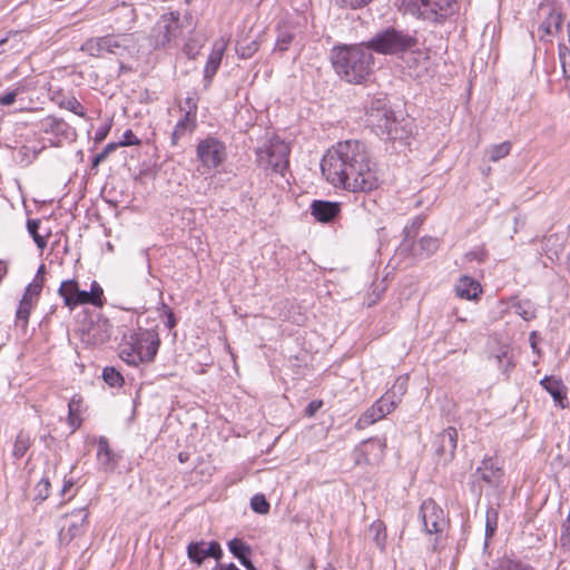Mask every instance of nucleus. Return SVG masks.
<instances>
[{
  "label": "nucleus",
  "mask_w": 570,
  "mask_h": 570,
  "mask_svg": "<svg viewBox=\"0 0 570 570\" xmlns=\"http://www.w3.org/2000/svg\"><path fill=\"white\" fill-rule=\"evenodd\" d=\"M326 180L352 193H370L380 186L377 165L366 145L345 140L327 150L321 161Z\"/></svg>",
  "instance_id": "1"
},
{
  "label": "nucleus",
  "mask_w": 570,
  "mask_h": 570,
  "mask_svg": "<svg viewBox=\"0 0 570 570\" xmlns=\"http://www.w3.org/2000/svg\"><path fill=\"white\" fill-rule=\"evenodd\" d=\"M335 72L350 83L364 82L372 72L374 58L367 45H342L331 50Z\"/></svg>",
  "instance_id": "2"
},
{
  "label": "nucleus",
  "mask_w": 570,
  "mask_h": 570,
  "mask_svg": "<svg viewBox=\"0 0 570 570\" xmlns=\"http://www.w3.org/2000/svg\"><path fill=\"white\" fill-rule=\"evenodd\" d=\"M399 10L431 23H441L455 13V0H400Z\"/></svg>",
  "instance_id": "3"
},
{
  "label": "nucleus",
  "mask_w": 570,
  "mask_h": 570,
  "mask_svg": "<svg viewBox=\"0 0 570 570\" xmlns=\"http://www.w3.org/2000/svg\"><path fill=\"white\" fill-rule=\"evenodd\" d=\"M184 33V22L179 12L164 13L156 21L147 38L150 49H168L175 47Z\"/></svg>",
  "instance_id": "4"
},
{
  "label": "nucleus",
  "mask_w": 570,
  "mask_h": 570,
  "mask_svg": "<svg viewBox=\"0 0 570 570\" xmlns=\"http://www.w3.org/2000/svg\"><path fill=\"white\" fill-rule=\"evenodd\" d=\"M367 121L382 134H385L390 140H402L410 134V130L406 129L409 124L402 125L399 122L393 110L387 107L384 99L371 101L367 109Z\"/></svg>",
  "instance_id": "5"
},
{
  "label": "nucleus",
  "mask_w": 570,
  "mask_h": 570,
  "mask_svg": "<svg viewBox=\"0 0 570 570\" xmlns=\"http://www.w3.org/2000/svg\"><path fill=\"white\" fill-rule=\"evenodd\" d=\"M58 293L63 298L65 305L70 309L79 305L89 304L102 307L105 304L104 289L96 281L91 283L89 291L80 289L78 282L75 279L63 281Z\"/></svg>",
  "instance_id": "6"
},
{
  "label": "nucleus",
  "mask_w": 570,
  "mask_h": 570,
  "mask_svg": "<svg viewBox=\"0 0 570 570\" xmlns=\"http://www.w3.org/2000/svg\"><path fill=\"white\" fill-rule=\"evenodd\" d=\"M416 42L414 37L394 28H387L376 33L366 45L371 52L396 55L413 48Z\"/></svg>",
  "instance_id": "7"
},
{
  "label": "nucleus",
  "mask_w": 570,
  "mask_h": 570,
  "mask_svg": "<svg viewBox=\"0 0 570 570\" xmlns=\"http://www.w3.org/2000/svg\"><path fill=\"white\" fill-rule=\"evenodd\" d=\"M256 156L258 166L284 176L288 168L289 146L279 138H273L256 150Z\"/></svg>",
  "instance_id": "8"
},
{
  "label": "nucleus",
  "mask_w": 570,
  "mask_h": 570,
  "mask_svg": "<svg viewBox=\"0 0 570 570\" xmlns=\"http://www.w3.org/2000/svg\"><path fill=\"white\" fill-rule=\"evenodd\" d=\"M112 326L110 322L101 315H95L82 322L79 327L80 340L86 345H100L106 343L111 336Z\"/></svg>",
  "instance_id": "9"
},
{
  "label": "nucleus",
  "mask_w": 570,
  "mask_h": 570,
  "mask_svg": "<svg viewBox=\"0 0 570 570\" xmlns=\"http://www.w3.org/2000/svg\"><path fill=\"white\" fill-rule=\"evenodd\" d=\"M196 153L199 161L207 169L217 168L227 157L224 142L214 137H207L199 141Z\"/></svg>",
  "instance_id": "10"
},
{
  "label": "nucleus",
  "mask_w": 570,
  "mask_h": 570,
  "mask_svg": "<svg viewBox=\"0 0 570 570\" xmlns=\"http://www.w3.org/2000/svg\"><path fill=\"white\" fill-rule=\"evenodd\" d=\"M420 517L424 531L429 534L440 533L446 525L444 511L432 499H426L422 502Z\"/></svg>",
  "instance_id": "11"
},
{
  "label": "nucleus",
  "mask_w": 570,
  "mask_h": 570,
  "mask_svg": "<svg viewBox=\"0 0 570 570\" xmlns=\"http://www.w3.org/2000/svg\"><path fill=\"white\" fill-rule=\"evenodd\" d=\"M472 475L493 489L502 488L504 483L503 466L494 456H485Z\"/></svg>",
  "instance_id": "12"
},
{
  "label": "nucleus",
  "mask_w": 570,
  "mask_h": 570,
  "mask_svg": "<svg viewBox=\"0 0 570 570\" xmlns=\"http://www.w3.org/2000/svg\"><path fill=\"white\" fill-rule=\"evenodd\" d=\"M130 335L137 352H141V355L147 363L153 362L160 345L158 333L154 330L139 328L138 331L130 333Z\"/></svg>",
  "instance_id": "13"
},
{
  "label": "nucleus",
  "mask_w": 570,
  "mask_h": 570,
  "mask_svg": "<svg viewBox=\"0 0 570 570\" xmlns=\"http://www.w3.org/2000/svg\"><path fill=\"white\" fill-rule=\"evenodd\" d=\"M187 557L193 563L202 566L207 558L219 561L223 558V550L217 541H195L187 546Z\"/></svg>",
  "instance_id": "14"
},
{
  "label": "nucleus",
  "mask_w": 570,
  "mask_h": 570,
  "mask_svg": "<svg viewBox=\"0 0 570 570\" xmlns=\"http://www.w3.org/2000/svg\"><path fill=\"white\" fill-rule=\"evenodd\" d=\"M539 13L544 16L543 21L538 28L540 40H544L548 36H556L562 29L563 16L560 10L553 6L541 4Z\"/></svg>",
  "instance_id": "15"
},
{
  "label": "nucleus",
  "mask_w": 570,
  "mask_h": 570,
  "mask_svg": "<svg viewBox=\"0 0 570 570\" xmlns=\"http://www.w3.org/2000/svg\"><path fill=\"white\" fill-rule=\"evenodd\" d=\"M458 442L456 429L449 426L439 433L434 441L435 454L443 464L453 460Z\"/></svg>",
  "instance_id": "16"
},
{
  "label": "nucleus",
  "mask_w": 570,
  "mask_h": 570,
  "mask_svg": "<svg viewBox=\"0 0 570 570\" xmlns=\"http://www.w3.org/2000/svg\"><path fill=\"white\" fill-rule=\"evenodd\" d=\"M66 517L70 518V522L67 528L61 529L59 535L61 541L70 542L82 532L88 519V513L85 508H81L72 511Z\"/></svg>",
  "instance_id": "17"
},
{
  "label": "nucleus",
  "mask_w": 570,
  "mask_h": 570,
  "mask_svg": "<svg viewBox=\"0 0 570 570\" xmlns=\"http://www.w3.org/2000/svg\"><path fill=\"white\" fill-rule=\"evenodd\" d=\"M341 212V204L328 200H314L311 205V214L317 222L331 223Z\"/></svg>",
  "instance_id": "18"
},
{
  "label": "nucleus",
  "mask_w": 570,
  "mask_h": 570,
  "mask_svg": "<svg viewBox=\"0 0 570 570\" xmlns=\"http://www.w3.org/2000/svg\"><path fill=\"white\" fill-rule=\"evenodd\" d=\"M225 49L226 43L224 41L214 42L212 52L207 58V62L204 69V80L206 81V86H208L212 82L214 76L219 69Z\"/></svg>",
  "instance_id": "19"
},
{
  "label": "nucleus",
  "mask_w": 570,
  "mask_h": 570,
  "mask_svg": "<svg viewBox=\"0 0 570 570\" xmlns=\"http://www.w3.org/2000/svg\"><path fill=\"white\" fill-rule=\"evenodd\" d=\"M97 463L99 469L105 472H112L118 464L117 455L105 436H100L98 440Z\"/></svg>",
  "instance_id": "20"
},
{
  "label": "nucleus",
  "mask_w": 570,
  "mask_h": 570,
  "mask_svg": "<svg viewBox=\"0 0 570 570\" xmlns=\"http://www.w3.org/2000/svg\"><path fill=\"white\" fill-rule=\"evenodd\" d=\"M409 75L413 78L421 79L429 72L430 58L421 51L411 52L405 59Z\"/></svg>",
  "instance_id": "21"
},
{
  "label": "nucleus",
  "mask_w": 570,
  "mask_h": 570,
  "mask_svg": "<svg viewBox=\"0 0 570 570\" xmlns=\"http://www.w3.org/2000/svg\"><path fill=\"white\" fill-rule=\"evenodd\" d=\"M299 32L301 28L298 24H294L292 22H284L283 24H279L275 50L281 52L286 51Z\"/></svg>",
  "instance_id": "22"
},
{
  "label": "nucleus",
  "mask_w": 570,
  "mask_h": 570,
  "mask_svg": "<svg viewBox=\"0 0 570 570\" xmlns=\"http://www.w3.org/2000/svg\"><path fill=\"white\" fill-rule=\"evenodd\" d=\"M230 553L248 570L254 566L250 560L252 547L242 539L234 538L227 542Z\"/></svg>",
  "instance_id": "23"
},
{
  "label": "nucleus",
  "mask_w": 570,
  "mask_h": 570,
  "mask_svg": "<svg viewBox=\"0 0 570 570\" xmlns=\"http://www.w3.org/2000/svg\"><path fill=\"white\" fill-rule=\"evenodd\" d=\"M102 42L105 47V52L112 55H122L130 45L131 37L129 35H107L102 37Z\"/></svg>",
  "instance_id": "24"
},
{
  "label": "nucleus",
  "mask_w": 570,
  "mask_h": 570,
  "mask_svg": "<svg viewBox=\"0 0 570 570\" xmlns=\"http://www.w3.org/2000/svg\"><path fill=\"white\" fill-rule=\"evenodd\" d=\"M119 356L127 364L137 366L140 363H147L142 357L141 352H137L136 346L132 344L131 335L124 336V343L120 345Z\"/></svg>",
  "instance_id": "25"
},
{
  "label": "nucleus",
  "mask_w": 570,
  "mask_h": 570,
  "mask_svg": "<svg viewBox=\"0 0 570 570\" xmlns=\"http://www.w3.org/2000/svg\"><path fill=\"white\" fill-rule=\"evenodd\" d=\"M455 293L461 298L473 299L481 293V287L475 279L462 276L455 284Z\"/></svg>",
  "instance_id": "26"
},
{
  "label": "nucleus",
  "mask_w": 570,
  "mask_h": 570,
  "mask_svg": "<svg viewBox=\"0 0 570 570\" xmlns=\"http://www.w3.org/2000/svg\"><path fill=\"white\" fill-rule=\"evenodd\" d=\"M115 22L125 29H129L135 22L136 13L131 4L121 2L114 8Z\"/></svg>",
  "instance_id": "27"
},
{
  "label": "nucleus",
  "mask_w": 570,
  "mask_h": 570,
  "mask_svg": "<svg viewBox=\"0 0 570 570\" xmlns=\"http://www.w3.org/2000/svg\"><path fill=\"white\" fill-rule=\"evenodd\" d=\"M540 383L550 393L554 402L559 403L561 407H566L563 404V401L567 399L566 389L560 380L546 376Z\"/></svg>",
  "instance_id": "28"
},
{
  "label": "nucleus",
  "mask_w": 570,
  "mask_h": 570,
  "mask_svg": "<svg viewBox=\"0 0 570 570\" xmlns=\"http://www.w3.org/2000/svg\"><path fill=\"white\" fill-rule=\"evenodd\" d=\"M196 127V119L185 116L178 120L173 132H171V145H178L180 138H183L186 134L193 132Z\"/></svg>",
  "instance_id": "29"
},
{
  "label": "nucleus",
  "mask_w": 570,
  "mask_h": 570,
  "mask_svg": "<svg viewBox=\"0 0 570 570\" xmlns=\"http://www.w3.org/2000/svg\"><path fill=\"white\" fill-rule=\"evenodd\" d=\"M489 570H534L529 563L521 560L503 557L494 560Z\"/></svg>",
  "instance_id": "30"
},
{
  "label": "nucleus",
  "mask_w": 570,
  "mask_h": 570,
  "mask_svg": "<svg viewBox=\"0 0 570 570\" xmlns=\"http://www.w3.org/2000/svg\"><path fill=\"white\" fill-rule=\"evenodd\" d=\"M259 46L258 38L245 37L237 41L236 51L242 59H249L257 52Z\"/></svg>",
  "instance_id": "31"
},
{
  "label": "nucleus",
  "mask_w": 570,
  "mask_h": 570,
  "mask_svg": "<svg viewBox=\"0 0 570 570\" xmlns=\"http://www.w3.org/2000/svg\"><path fill=\"white\" fill-rule=\"evenodd\" d=\"M390 412L386 411V409L381 410L380 406H376L373 404L356 422V428L362 430L371 424L375 423L376 421L383 419L386 414Z\"/></svg>",
  "instance_id": "32"
},
{
  "label": "nucleus",
  "mask_w": 570,
  "mask_h": 570,
  "mask_svg": "<svg viewBox=\"0 0 570 570\" xmlns=\"http://www.w3.org/2000/svg\"><path fill=\"white\" fill-rule=\"evenodd\" d=\"M42 128L46 132L67 136L69 125L61 118L48 116L42 120Z\"/></svg>",
  "instance_id": "33"
},
{
  "label": "nucleus",
  "mask_w": 570,
  "mask_h": 570,
  "mask_svg": "<svg viewBox=\"0 0 570 570\" xmlns=\"http://www.w3.org/2000/svg\"><path fill=\"white\" fill-rule=\"evenodd\" d=\"M512 148V144L510 141H503L501 144L491 145L485 149V155L488 156L489 160L495 163L500 159L507 157Z\"/></svg>",
  "instance_id": "34"
},
{
  "label": "nucleus",
  "mask_w": 570,
  "mask_h": 570,
  "mask_svg": "<svg viewBox=\"0 0 570 570\" xmlns=\"http://www.w3.org/2000/svg\"><path fill=\"white\" fill-rule=\"evenodd\" d=\"M80 50L82 52L88 53L91 57L102 56L105 53L102 37L90 38V39L86 40L81 45Z\"/></svg>",
  "instance_id": "35"
},
{
  "label": "nucleus",
  "mask_w": 570,
  "mask_h": 570,
  "mask_svg": "<svg viewBox=\"0 0 570 570\" xmlns=\"http://www.w3.org/2000/svg\"><path fill=\"white\" fill-rule=\"evenodd\" d=\"M512 307L515 314L521 316L524 321H530L535 317V308L530 299H519Z\"/></svg>",
  "instance_id": "36"
},
{
  "label": "nucleus",
  "mask_w": 570,
  "mask_h": 570,
  "mask_svg": "<svg viewBox=\"0 0 570 570\" xmlns=\"http://www.w3.org/2000/svg\"><path fill=\"white\" fill-rule=\"evenodd\" d=\"M30 448V435L24 431H20L16 438L13 444V456L16 459H21Z\"/></svg>",
  "instance_id": "37"
},
{
  "label": "nucleus",
  "mask_w": 570,
  "mask_h": 570,
  "mask_svg": "<svg viewBox=\"0 0 570 570\" xmlns=\"http://www.w3.org/2000/svg\"><path fill=\"white\" fill-rule=\"evenodd\" d=\"M40 220L39 219H28L27 220V229L32 239L35 240L37 247L43 250L47 246V239L45 236L39 234Z\"/></svg>",
  "instance_id": "38"
},
{
  "label": "nucleus",
  "mask_w": 570,
  "mask_h": 570,
  "mask_svg": "<svg viewBox=\"0 0 570 570\" xmlns=\"http://www.w3.org/2000/svg\"><path fill=\"white\" fill-rule=\"evenodd\" d=\"M32 306L33 303L21 298L16 313V323L18 326H21L22 328L27 327Z\"/></svg>",
  "instance_id": "39"
},
{
  "label": "nucleus",
  "mask_w": 570,
  "mask_h": 570,
  "mask_svg": "<svg viewBox=\"0 0 570 570\" xmlns=\"http://www.w3.org/2000/svg\"><path fill=\"white\" fill-rule=\"evenodd\" d=\"M42 283H43V279L42 278L38 279V276H37L33 279V282L27 286L24 294L22 296V299H27L30 303L37 302V299L41 293V289H42Z\"/></svg>",
  "instance_id": "40"
},
{
  "label": "nucleus",
  "mask_w": 570,
  "mask_h": 570,
  "mask_svg": "<svg viewBox=\"0 0 570 570\" xmlns=\"http://www.w3.org/2000/svg\"><path fill=\"white\" fill-rule=\"evenodd\" d=\"M102 379L112 387H120L124 384L122 375L115 367H105L102 371Z\"/></svg>",
  "instance_id": "41"
},
{
  "label": "nucleus",
  "mask_w": 570,
  "mask_h": 570,
  "mask_svg": "<svg viewBox=\"0 0 570 570\" xmlns=\"http://www.w3.org/2000/svg\"><path fill=\"white\" fill-rule=\"evenodd\" d=\"M498 527V511L494 508H489L485 514V537L491 538Z\"/></svg>",
  "instance_id": "42"
},
{
  "label": "nucleus",
  "mask_w": 570,
  "mask_h": 570,
  "mask_svg": "<svg viewBox=\"0 0 570 570\" xmlns=\"http://www.w3.org/2000/svg\"><path fill=\"white\" fill-rule=\"evenodd\" d=\"M419 248L422 254L430 256L438 250L439 239L430 236L422 237L419 240Z\"/></svg>",
  "instance_id": "43"
},
{
  "label": "nucleus",
  "mask_w": 570,
  "mask_h": 570,
  "mask_svg": "<svg viewBox=\"0 0 570 570\" xmlns=\"http://www.w3.org/2000/svg\"><path fill=\"white\" fill-rule=\"evenodd\" d=\"M250 508L254 512H257L259 514H266L268 513L271 505L266 500L265 495L256 494L250 499Z\"/></svg>",
  "instance_id": "44"
},
{
  "label": "nucleus",
  "mask_w": 570,
  "mask_h": 570,
  "mask_svg": "<svg viewBox=\"0 0 570 570\" xmlns=\"http://www.w3.org/2000/svg\"><path fill=\"white\" fill-rule=\"evenodd\" d=\"M50 481L47 476H43L35 487V500L38 502H43L49 497L50 491Z\"/></svg>",
  "instance_id": "45"
},
{
  "label": "nucleus",
  "mask_w": 570,
  "mask_h": 570,
  "mask_svg": "<svg viewBox=\"0 0 570 570\" xmlns=\"http://www.w3.org/2000/svg\"><path fill=\"white\" fill-rule=\"evenodd\" d=\"M180 111H184L185 116L191 117L196 119L197 115V98L195 95L188 96L179 106Z\"/></svg>",
  "instance_id": "46"
},
{
  "label": "nucleus",
  "mask_w": 570,
  "mask_h": 570,
  "mask_svg": "<svg viewBox=\"0 0 570 570\" xmlns=\"http://www.w3.org/2000/svg\"><path fill=\"white\" fill-rule=\"evenodd\" d=\"M60 106L79 117H86V108L75 97L63 100Z\"/></svg>",
  "instance_id": "47"
},
{
  "label": "nucleus",
  "mask_w": 570,
  "mask_h": 570,
  "mask_svg": "<svg viewBox=\"0 0 570 570\" xmlns=\"http://www.w3.org/2000/svg\"><path fill=\"white\" fill-rule=\"evenodd\" d=\"M371 531L375 532L374 540L376 542V546L383 549L386 538L385 527L382 522H374L371 525Z\"/></svg>",
  "instance_id": "48"
},
{
  "label": "nucleus",
  "mask_w": 570,
  "mask_h": 570,
  "mask_svg": "<svg viewBox=\"0 0 570 570\" xmlns=\"http://www.w3.org/2000/svg\"><path fill=\"white\" fill-rule=\"evenodd\" d=\"M372 0H335V3L343 9H360L365 7Z\"/></svg>",
  "instance_id": "49"
},
{
  "label": "nucleus",
  "mask_w": 570,
  "mask_h": 570,
  "mask_svg": "<svg viewBox=\"0 0 570 570\" xmlns=\"http://www.w3.org/2000/svg\"><path fill=\"white\" fill-rule=\"evenodd\" d=\"M407 376H400L394 382L393 386L390 389L396 396H403L406 393L407 390Z\"/></svg>",
  "instance_id": "50"
},
{
  "label": "nucleus",
  "mask_w": 570,
  "mask_h": 570,
  "mask_svg": "<svg viewBox=\"0 0 570 570\" xmlns=\"http://www.w3.org/2000/svg\"><path fill=\"white\" fill-rule=\"evenodd\" d=\"M560 543L564 549L570 551V511H569L567 520L562 527V532L560 535Z\"/></svg>",
  "instance_id": "51"
},
{
  "label": "nucleus",
  "mask_w": 570,
  "mask_h": 570,
  "mask_svg": "<svg viewBox=\"0 0 570 570\" xmlns=\"http://www.w3.org/2000/svg\"><path fill=\"white\" fill-rule=\"evenodd\" d=\"M423 219L421 217H415L411 225L404 227L405 239H413L417 235V230L422 225Z\"/></svg>",
  "instance_id": "52"
},
{
  "label": "nucleus",
  "mask_w": 570,
  "mask_h": 570,
  "mask_svg": "<svg viewBox=\"0 0 570 570\" xmlns=\"http://www.w3.org/2000/svg\"><path fill=\"white\" fill-rule=\"evenodd\" d=\"M401 400H402V397L401 396H396V394H394V392H392L391 390H389L382 396V402L389 401V405L386 407V411H389L390 413L397 406V404L401 402Z\"/></svg>",
  "instance_id": "53"
},
{
  "label": "nucleus",
  "mask_w": 570,
  "mask_h": 570,
  "mask_svg": "<svg viewBox=\"0 0 570 570\" xmlns=\"http://www.w3.org/2000/svg\"><path fill=\"white\" fill-rule=\"evenodd\" d=\"M68 407H69L68 422L72 429L71 431L75 432L80 426L81 420L79 419V414L76 413V411H75L73 402H70L68 404Z\"/></svg>",
  "instance_id": "54"
},
{
  "label": "nucleus",
  "mask_w": 570,
  "mask_h": 570,
  "mask_svg": "<svg viewBox=\"0 0 570 570\" xmlns=\"http://www.w3.org/2000/svg\"><path fill=\"white\" fill-rule=\"evenodd\" d=\"M139 144L140 140L135 136L131 129H127L122 135V139L118 141V145L121 146H137Z\"/></svg>",
  "instance_id": "55"
},
{
  "label": "nucleus",
  "mask_w": 570,
  "mask_h": 570,
  "mask_svg": "<svg viewBox=\"0 0 570 570\" xmlns=\"http://www.w3.org/2000/svg\"><path fill=\"white\" fill-rule=\"evenodd\" d=\"M322 406L323 402L321 400L311 401L304 410L305 415L307 417H313Z\"/></svg>",
  "instance_id": "56"
},
{
  "label": "nucleus",
  "mask_w": 570,
  "mask_h": 570,
  "mask_svg": "<svg viewBox=\"0 0 570 570\" xmlns=\"http://www.w3.org/2000/svg\"><path fill=\"white\" fill-rule=\"evenodd\" d=\"M163 309H164V313L167 317V321H166V326L168 328H173L176 326L177 324V321H176V317H175V314L173 312V309L170 307H168L166 304L163 303Z\"/></svg>",
  "instance_id": "57"
},
{
  "label": "nucleus",
  "mask_w": 570,
  "mask_h": 570,
  "mask_svg": "<svg viewBox=\"0 0 570 570\" xmlns=\"http://www.w3.org/2000/svg\"><path fill=\"white\" fill-rule=\"evenodd\" d=\"M18 91L12 90L7 92L6 95L0 96V105L2 106H9L12 105L16 101Z\"/></svg>",
  "instance_id": "58"
},
{
  "label": "nucleus",
  "mask_w": 570,
  "mask_h": 570,
  "mask_svg": "<svg viewBox=\"0 0 570 570\" xmlns=\"http://www.w3.org/2000/svg\"><path fill=\"white\" fill-rule=\"evenodd\" d=\"M109 130H110V125H106V126L98 128L95 132V141L101 142L102 140H105V138L109 134Z\"/></svg>",
  "instance_id": "59"
},
{
  "label": "nucleus",
  "mask_w": 570,
  "mask_h": 570,
  "mask_svg": "<svg viewBox=\"0 0 570 570\" xmlns=\"http://www.w3.org/2000/svg\"><path fill=\"white\" fill-rule=\"evenodd\" d=\"M485 258V252L484 250H472L470 253L466 254V259L468 261H478V262H483Z\"/></svg>",
  "instance_id": "60"
},
{
  "label": "nucleus",
  "mask_w": 570,
  "mask_h": 570,
  "mask_svg": "<svg viewBox=\"0 0 570 570\" xmlns=\"http://www.w3.org/2000/svg\"><path fill=\"white\" fill-rule=\"evenodd\" d=\"M118 147H122L121 145H118V142H109L105 146V148L101 150L107 157L114 153Z\"/></svg>",
  "instance_id": "61"
},
{
  "label": "nucleus",
  "mask_w": 570,
  "mask_h": 570,
  "mask_svg": "<svg viewBox=\"0 0 570 570\" xmlns=\"http://www.w3.org/2000/svg\"><path fill=\"white\" fill-rule=\"evenodd\" d=\"M73 487L72 479H66L63 480L62 489L60 490V495L63 497L69 490Z\"/></svg>",
  "instance_id": "62"
},
{
  "label": "nucleus",
  "mask_w": 570,
  "mask_h": 570,
  "mask_svg": "<svg viewBox=\"0 0 570 570\" xmlns=\"http://www.w3.org/2000/svg\"><path fill=\"white\" fill-rule=\"evenodd\" d=\"M107 158V156L100 151L99 154H97L94 159H92V167H97L100 163H102L105 159Z\"/></svg>",
  "instance_id": "63"
},
{
  "label": "nucleus",
  "mask_w": 570,
  "mask_h": 570,
  "mask_svg": "<svg viewBox=\"0 0 570 570\" xmlns=\"http://www.w3.org/2000/svg\"><path fill=\"white\" fill-rule=\"evenodd\" d=\"M215 570H239L234 563L220 564L217 563Z\"/></svg>",
  "instance_id": "64"
}]
</instances>
